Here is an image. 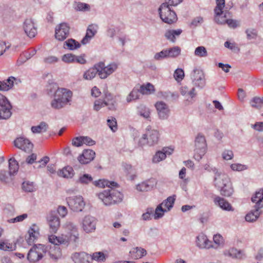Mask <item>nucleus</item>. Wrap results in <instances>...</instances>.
I'll return each mask as SVG.
<instances>
[{
    "mask_svg": "<svg viewBox=\"0 0 263 263\" xmlns=\"http://www.w3.org/2000/svg\"><path fill=\"white\" fill-rule=\"evenodd\" d=\"M90 256L91 259L98 261H103L105 260V255L101 252L94 253L92 255H90Z\"/></svg>",
    "mask_w": 263,
    "mask_h": 263,
    "instance_id": "54",
    "label": "nucleus"
},
{
    "mask_svg": "<svg viewBox=\"0 0 263 263\" xmlns=\"http://www.w3.org/2000/svg\"><path fill=\"white\" fill-rule=\"evenodd\" d=\"M214 183L215 186L220 190L221 195L230 197L233 193L230 178L226 174L216 171L215 174Z\"/></svg>",
    "mask_w": 263,
    "mask_h": 263,
    "instance_id": "3",
    "label": "nucleus"
},
{
    "mask_svg": "<svg viewBox=\"0 0 263 263\" xmlns=\"http://www.w3.org/2000/svg\"><path fill=\"white\" fill-rule=\"evenodd\" d=\"M158 116L162 120L167 119L169 117L170 110L168 105L163 101L157 102L155 104Z\"/></svg>",
    "mask_w": 263,
    "mask_h": 263,
    "instance_id": "17",
    "label": "nucleus"
},
{
    "mask_svg": "<svg viewBox=\"0 0 263 263\" xmlns=\"http://www.w3.org/2000/svg\"><path fill=\"white\" fill-rule=\"evenodd\" d=\"M47 128L48 125L45 122H42L37 126H32L31 131L33 133H40L46 132Z\"/></svg>",
    "mask_w": 263,
    "mask_h": 263,
    "instance_id": "41",
    "label": "nucleus"
},
{
    "mask_svg": "<svg viewBox=\"0 0 263 263\" xmlns=\"http://www.w3.org/2000/svg\"><path fill=\"white\" fill-rule=\"evenodd\" d=\"M9 173L11 175H13L17 172L18 164L14 158H11L9 160Z\"/></svg>",
    "mask_w": 263,
    "mask_h": 263,
    "instance_id": "40",
    "label": "nucleus"
},
{
    "mask_svg": "<svg viewBox=\"0 0 263 263\" xmlns=\"http://www.w3.org/2000/svg\"><path fill=\"white\" fill-rule=\"evenodd\" d=\"M196 243L200 249H209L214 247L212 242L209 240L207 236L204 234H200L196 237Z\"/></svg>",
    "mask_w": 263,
    "mask_h": 263,
    "instance_id": "20",
    "label": "nucleus"
},
{
    "mask_svg": "<svg viewBox=\"0 0 263 263\" xmlns=\"http://www.w3.org/2000/svg\"><path fill=\"white\" fill-rule=\"evenodd\" d=\"M105 100L102 101L100 99L96 100L94 103L93 108L95 110L98 111L101 108L105 106Z\"/></svg>",
    "mask_w": 263,
    "mask_h": 263,
    "instance_id": "61",
    "label": "nucleus"
},
{
    "mask_svg": "<svg viewBox=\"0 0 263 263\" xmlns=\"http://www.w3.org/2000/svg\"><path fill=\"white\" fill-rule=\"evenodd\" d=\"M229 255L232 258L241 259L245 256L243 251L238 250L235 248H231L229 250Z\"/></svg>",
    "mask_w": 263,
    "mask_h": 263,
    "instance_id": "39",
    "label": "nucleus"
},
{
    "mask_svg": "<svg viewBox=\"0 0 263 263\" xmlns=\"http://www.w3.org/2000/svg\"><path fill=\"white\" fill-rule=\"evenodd\" d=\"M81 44L75 40L70 39L64 43L63 47L70 50H73L80 48Z\"/></svg>",
    "mask_w": 263,
    "mask_h": 263,
    "instance_id": "34",
    "label": "nucleus"
},
{
    "mask_svg": "<svg viewBox=\"0 0 263 263\" xmlns=\"http://www.w3.org/2000/svg\"><path fill=\"white\" fill-rule=\"evenodd\" d=\"M174 77L175 80L178 82L181 81L184 77L183 70L182 69L180 68L177 69L175 71Z\"/></svg>",
    "mask_w": 263,
    "mask_h": 263,
    "instance_id": "58",
    "label": "nucleus"
},
{
    "mask_svg": "<svg viewBox=\"0 0 263 263\" xmlns=\"http://www.w3.org/2000/svg\"><path fill=\"white\" fill-rule=\"evenodd\" d=\"M60 88L57 83H51L47 85L46 90L48 95L53 97V95H55L58 89Z\"/></svg>",
    "mask_w": 263,
    "mask_h": 263,
    "instance_id": "44",
    "label": "nucleus"
},
{
    "mask_svg": "<svg viewBox=\"0 0 263 263\" xmlns=\"http://www.w3.org/2000/svg\"><path fill=\"white\" fill-rule=\"evenodd\" d=\"M166 49H163L160 52H158L155 53L154 57V59L156 61H161L164 59H167V54Z\"/></svg>",
    "mask_w": 263,
    "mask_h": 263,
    "instance_id": "49",
    "label": "nucleus"
},
{
    "mask_svg": "<svg viewBox=\"0 0 263 263\" xmlns=\"http://www.w3.org/2000/svg\"><path fill=\"white\" fill-rule=\"evenodd\" d=\"M48 240L50 243L55 245H67L70 241L65 234H62L58 237L54 235H50L48 237Z\"/></svg>",
    "mask_w": 263,
    "mask_h": 263,
    "instance_id": "26",
    "label": "nucleus"
},
{
    "mask_svg": "<svg viewBox=\"0 0 263 263\" xmlns=\"http://www.w3.org/2000/svg\"><path fill=\"white\" fill-rule=\"evenodd\" d=\"M69 208L73 211L80 212L84 209L85 203L82 196H73L67 198Z\"/></svg>",
    "mask_w": 263,
    "mask_h": 263,
    "instance_id": "11",
    "label": "nucleus"
},
{
    "mask_svg": "<svg viewBox=\"0 0 263 263\" xmlns=\"http://www.w3.org/2000/svg\"><path fill=\"white\" fill-rule=\"evenodd\" d=\"M44 252V246L39 244L31 248L28 253L27 258L30 262H36L40 260L43 256Z\"/></svg>",
    "mask_w": 263,
    "mask_h": 263,
    "instance_id": "12",
    "label": "nucleus"
},
{
    "mask_svg": "<svg viewBox=\"0 0 263 263\" xmlns=\"http://www.w3.org/2000/svg\"><path fill=\"white\" fill-rule=\"evenodd\" d=\"M28 217V215L27 214H23L20 216H18L14 218H11L8 220V222L9 223H15V222H20L23 221L24 219L27 218Z\"/></svg>",
    "mask_w": 263,
    "mask_h": 263,
    "instance_id": "59",
    "label": "nucleus"
},
{
    "mask_svg": "<svg viewBox=\"0 0 263 263\" xmlns=\"http://www.w3.org/2000/svg\"><path fill=\"white\" fill-rule=\"evenodd\" d=\"M39 235V232L35 226H33L29 230L28 236H26V241L29 245L33 244Z\"/></svg>",
    "mask_w": 263,
    "mask_h": 263,
    "instance_id": "29",
    "label": "nucleus"
},
{
    "mask_svg": "<svg viewBox=\"0 0 263 263\" xmlns=\"http://www.w3.org/2000/svg\"><path fill=\"white\" fill-rule=\"evenodd\" d=\"M231 168L234 171H242L248 169V166L240 163H233L230 166Z\"/></svg>",
    "mask_w": 263,
    "mask_h": 263,
    "instance_id": "55",
    "label": "nucleus"
},
{
    "mask_svg": "<svg viewBox=\"0 0 263 263\" xmlns=\"http://www.w3.org/2000/svg\"><path fill=\"white\" fill-rule=\"evenodd\" d=\"M139 91L143 95H150L154 93L155 89L153 85L147 83L146 85L141 86Z\"/></svg>",
    "mask_w": 263,
    "mask_h": 263,
    "instance_id": "36",
    "label": "nucleus"
},
{
    "mask_svg": "<svg viewBox=\"0 0 263 263\" xmlns=\"http://www.w3.org/2000/svg\"><path fill=\"white\" fill-rule=\"evenodd\" d=\"M23 29L25 34L30 38L34 37L37 34V28L31 18L25 20L23 24Z\"/></svg>",
    "mask_w": 263,
    "mask_h": 263,
    "instance_id": "14",
    "label": "nucleus"
},
{
    "mask_svg": "<svg viewBox=\"0 0 263 263\" xmlns=\"http://www.w3.org/2000/svg\"><path fill=\"white\" fill-rule=\"evenodd\" d=\"M58 175L65 178H71L74 174V171L72 167L67 166L58 172Z\"/></svg>",
    "mask_w": 263,
    "mask_h": 263,
    "instance_id": "31",
    "label": "nucleus"
},
{
    "mask_svg": "<svg viewBox=\"0 0 263 263\" xmlns=\"http://www.w3.org/2000/svg\"><path fill=\"white\" fill-rule=\"evenodd\" d=\"M159 139V134L158 131L152 129L150 127H147L145 133L143 135L142 137L139 141V144L143 146L147 144L149 146H152L158 143Z\"/></svg>",
    "mask_w": 263,
    "mask_h": 263,
    "instance_id": "7",
    "label": "nucleus"
},
{
    "mask_svg": "<svg viewBox=\"0 0 263 263\" xmlns=\"http://www.w3.org/2000/svg\"><path fill=\"white\" fill-rule=\"evenodd\" d=\"M72 95V92L68 89L61 88L58 89L51 101V107L55 109L63 108L71 101Z\"/></svg>",
    "mask_w": 263,
    "mask_h": 263,
    "instance_id": "4",
    "label": "nucleus"
},
{
    "mask_svg": "<svg viewBox=\"0 0 263 263\" xmlns=\"http://www.w3.org/2000/svg\"><path fill=\"white\" fill-rule=\"evenodd\" d=\"M49 254L51 258L54 260H57L61 256L60 249L59 247H54L53 248L50 249L49 252Z\"/></svg>",
    "mask_w": 263,
    "mask_h": 263,
    "instance_id": "45",
    "label": "nucleus"
},
{
    "mask_svg": "<svg viewBox=\"0 0 263 263\" xmlns=\"http://www.w3.org/2000/svg\"><path fill=\"white\" fill-rule=\"evenodd\" d=\"M65 229L68 234H65L70 241L76 242L79 238L77 228L71 222H67L65 224Z\"/></svg>",
    "mask_w": 263,
    "mask_h": 263,
    "instance_id": "18",
    "label": "nucleus"
},
{
    "mask_svg": "<svg viewBox=\"0 0 263 263\" xmlns=\"http://www.w3.org/2000/svg\"><path fill=\"white\" fill-rule=\"evenodd\" d=\"M15 80L14 77H10L6 82L0 81V90H8L13 85V81Z\"/></svg>",
    "mask_w": 263,
    "mask_h": 263,
    "instance_id": "37",
    "label": "nucleus"
},
{
    "mask_svg": "<svg viewBox=\"0 0 263 263\" xmlns=\"http://www.w3.org/2000/svg\"><path fill=\"white\" fill-rule=\"evenodd\" d=\"M175 200V199L174 197L170 196L160 204L162 205V208L164 206L166 208V211H169L173 206Z\"/></svg>",
    "mask_w": 263,
    "mask_h": 263,
    "instance_id": "47",
    "label": "nucleus"
},
{
    "mask_svg": "<svg viewBox=\"0 0 263 263\" xmlns=\"http://www.w3.org/2000/svg\"><path fill=\"white\" fill-rule=\"evenodd\" d=\"M251 200L253 202L255 203L254 206L255 209L246 215L245 219L248 222L256 221L260 215L259 210L263 208V189L256 192L252 197Z\"/></svg>",
    "mask_w": 263,
    "mask_h": 263,
    "instance_id": "5",
    "label": "nucleus"
},
{
    "mask_svg": "<svg viewBox=\"0 0 263 263\" xmlns=\"http://www.w3.org/2000/svg\"><path fill=\"white\" fill-rule=\"evenodd\" d=\"M140 91L136 89H133L126 98L128 102L135 100L139 98Z\"/></svg>",
    "mask_w": 263,
    "mask_h": 263,
    "instance_id": "53",
    "label": "nucleus"
},
{
    "mask_svg": "<svg viewBox=\"0 0 263 263\" xmlns=\"http://www.w3.org/2000/svg\"><path fill=\"white\" fill-rule=\"evenodd\" d=\"M252 107L258 109L263 106V97L262 98L255 97L250 102Z\"/></svg>",
    "mask_w": 263,
    "mask_h": 263,
    "instance_id": "48",
    "label": "nucleus"
},
{
    "mask_svg": "<svg viewBox=\"0 0 263 263\" xmlns=\"http://www.w3.org/2000/svg\"><path fill=\"white\" fill-rule=\"evenodd\" d=\"M98 27L96 25H89L86 30L85 36L82 39L81 42L83 44H85L90 40V39L95 36L97 32Z\"/></svg>",
    "mask_w": 263,
    "mask_h": 263,
    "instance_id": "28",
    "label": "nucleus"
},
{
    "mask_svg": "<svg viewBox=\"0 0 263 263\" xmlns=\"http://www.w3.org/2000/svg\"><path fill=\"white\" fill-rule=\"evenodd\" d=\"M213 202L216 206H219L222 210L228 212L234 211L233 207L226 199L219 196H215L213 197Z\"/></svg>",
    "mask_w": 263,
    "mask_h": 263,
    "instance_id": "19",
    "label": "nucleus"
},
{
    "mask_svg": "<svg viewBox=\"0 0 263 263\" xmlns=\"http://www.w3.org/2000/svg\"><path fill=\"white\" fill-rule=\"evenodd\" d=\"M62 60L66 63H74V54L72 53L65 54L62 56Z\"/></svg>",
    "mask_w": 263,
    "mask_h": 263,
    "instance_id": "56",
    "label": "nucleus"
},
{
    "mask_svg": "<svg viewBox=\"0 0 263 263\" xmlns=\"http://www.w3.org/2000/svg\"><path fill=\"white\" fill-rule=\"evenodd\" d=\"M191 78L194 85L203 88L205 85V75L203 71L198 68H195L191 73Z\"/></svg>",
    "mask_w": 263,
    "mask_h": 263,
    "instance_id": "10",
    "label": "nucleus"
},
{
    "mask_svg": "<svg viewBox=\"0 0 263 263\" xmlns=\"http://www.w3.org/2000/svg\"><path fill=\"white\" fill-rule=\"evenodd\" d=\"M90 255L84 252H76L71 256V258L75 263H88Z\"/></svg>",
    "mask_w": 263,
    "mask_h": 263,
    "instance_id": "25",
    "label": "nucleus"
},
{
    "mask_svg": "<svg viewBox=\"0 0 263 263\" xmlns=\"http://www.w3.org/2000/svg\"><path fill=\"white\" fill-rule=\"evenodd\" d=\"M94 184L100 187L108 186L110 189L104 190L98 194L99 198L106 205H109L121 202L123 199V195L119 191L112 189L111 187L117 186V184L115 182H110L106 180H99L95 181Z\"/></svg>",
    "mask_w": 263,
    "mask_h": 263,
    "instance_id": "1",
    "label": "nucleus"
},
{
    "mask_svg": "<svg viewBox=\"0 0 263 263\" xmlns=\"http://www.w3.org/2000/svg\"><path fill=\"white\" fill-rule=\"evenodd\" d=\"M146 254V251L141 248L136 247L130 251V256L132 258L137 259L142 258Z\"/></svg>",
    "mask_w": 263,
    "mask_h": 263,
    "instance_id": "30",
    "label": "nucleus"
},
{
    "mask_svg": "<svg viewBox=\"0 0 263 263\" xmlns=\"http://www.w3.org/2000/svg\"><path fill=\"white\" fill-rule=\"evenodd\" d=\"M105 105L108 106V108L111 110L116 109L117 103L116 97L108 93L105 94L104 98Z\"/></svg>",
    "mask_w": 263,
    "mask_h": 263,
    "instance_id": "27",
    "label": "nucleus"
},
{
    "mask_svg": "<svg viewBox=\"0 0 263 263\" xmlns=\"http://www.w3.org/2000/svg\"><path fill=\"white\" fill-rule=\"evenodd\" d=\"M95 152L91 149H85L78 157L79 161L82 164H87L93 160Z\"/></svg>",
    "mask_w": 263,
    "mask_h": 263,
    "instance_id": "23",
    "label": "nucleus"
},
{
    "mask_svg": "<svg viewBox=\"0 0 263 263\" xmlns=\"http://www.w3.org/2000/svg\"><path fill=\"white\" fill-rule=\"evenodd\" d=\"M96 67L98 69L99 77L102 79H104L117 69L118 64L117 63L112 62L105 66L103 62H100L96 64Z\"/></svg>",
    "mask_w": 263,
    "mask_h": 263,
    "instance_id": "9",
    "label": "nucleus"
},
{
    "mask_svg": "<svg viewBox=\"0 0 263 263\" xmlns=\"http://www.w3.org/2000/svg\"><path fill=\"white\" fill-rule=\"evenodd\" d=\"M57 212L61 217L64 218L67 215L68 211L65 206L59 205L57 209Z\"/></svg>",
    "mask_w": 263,
    "mask_h": 263,
    "instance_id": "63",
    "label": "nucleus"
},
{
    "mask_svg": "<svg viewBox=\"0 0 263 263\" xmlns=\"http://www.w3.org/2000/svg\"><path fill=\"white\" fill-rule=\"evenodd\" d=\"M15 246L9 243L8 240L0 241V249L4 251H11L15 250Z\"/></svg>",
    "mask_w": 263,
    "mask_h": 263,
    "instance_id": "43",
    "label": "nucleus"
},
{
    "mask_svg": "<svg viewBox=\"0 0 263 263\" xmlns=\"http://www.w3.org/2000/svg\"><path fill=\"white\" fill-rule=\"evenodd\" d=\"M22 189L26 192H33L36 189L34 183L29 181H24L22 183Z\"/></svg>",
    "mask_w": 263,
    "mask_h": 263,
    "instance_id": "42",
    "label": "nucleus"
},
{
    "mask_svg": "<svg viewBox=\"0 0 263 263\" xmlns=\"http://www.w3.org/2000/svg\"><path fill=\"white\" fill-rule=\"evenodd\" d=\"M194 158L199 161L205 155L206 151V143L205 137L198 134L195 141Z\"/></svg>",
    "mask_w": 263,
    "mask_h": 263,
    "instance_id": "8",
    "label": "nucleus"
},
{
    "mask_svg": "<svg viewBox=\"0 0 263 263\" xmlns=\"http://www.w3.org/2000/svg\"><path fill=\"white\" fill-rule=\"evenodd\" d=\"M108 125L109 128L113 131L115 132L117 129V122L115 118L107 120Z\"/></svg>",
    "mask_w": 263,
    "mask_h": 263,
    "instance_id": "64",
    "label": "nucleus"
},
{
    "mask_svg": "<svg viewBox=\"0 0 263 263\" xmlns=\"http://www.w3.org/2000/svg\"><path fill=\"white\" fill-rule=\"evenodd\" d=\"M69 33V27L66 23H61L55 28V37L59 41L64 40Z\"/></svg>",
    "mask_w": 263,
    "mask_h": 263,
    "instance_id": "16",
    "label": "nucleus"
},
{
    "mask_svg": "<svg viewBox=\"0 0 263 263\" xmlns=\"http://www.w3.org/2000/svg\"><path fill=\"white\" fill-rule=\"evenodd\" d=\"M194 87H189L187 86H182L180 88V92L182 95L191 98L195 97L196 95Z\"/></svg>",
    "mask_w": 263,
    "mask_h": 263,
    "instance_id": "35",
    "label": "nucleus"
},
{
    "mask_svg": "<svg viewBox=\"0 0 263 263\" xmlns=\"http://www.w3.org/2000/svg\"><path fill=\"white\" fill-rule=\"evenodd\" d=\"M168 58H174L178 57L181 53V49L178 46H175L172 48L166 49Z\"/></svg>",
    "mask_w": 263,
    "mask_h": 263,
    "instance_id": "38",
    "label": "nucleus"
},
{
    "mask_svg": "<svg viewBox=\"0 0 263 263\" xmlns=\"http://www.w3.org/2000/svg\"><path fill=\"white\" fill-rule=\"evenodd\" d=\"M194 54L199 58H205L208 56V52L204 46H198L195 49Z\"/></svg>",
    "mask_w": 263,
    "mask_h": 263,
    "instance_id": "46",
    "label": "nucleus"
},
{
    "mask_svg": "<svg viewBox=\"0 0 263 263\" xmlns=\"http://www.w3.org/2000/svg\"><path fill=\"white\" fill-rule=\"evenodd\" d=\"M213 241L217 246H214V248H217L218 246H222L224 242L223 237L219 234H216L214 235Z\"/></svg>",
    "mask_w": 263,
    "mask_h": 263,
    "instance_id": "57",
    "label": "nucleus"
},
{
    "mask_svg": "<svg viewBox=\"0 0 263 263\" xmlns=\"http://www.w3.org/2000/svg\"><path fill=\"white\" fill-rule=\"evenodd\" d=\"M47 221L51 233H56L60 227V220L55 211H51L47 216Z\"/></svg>",
    "mask_w": 263,
    "mask_h": 263,
    "instance_id": "13",
    "label": "nucleus"
},
{
    "mask_svg": "<svg viewBox=\"0 0 263 263\" xmlns=\"http://www.w3.org/2000/svg\"><path fill=\"white\" fill-rule=\"evenodd\" d=\"M157 184L156 180L152 178L137 185V190L141 192H147L153 189Z\"/></svg>",
    "mask_w": 263,
    "mask_h": 263,
    "instance_id": "24",
    "label": "nucleus"
},
{
    "mask_svg": "<svg viewBox=\"0 0 263 263\" xmlns=\"http://www.w3.org/2000/svg\"><path fill=\"white\" fill-rule=\"evenodd\" d=\"M96 223L97 220L95 217L86 216L82 220V227L86 233H91L96 230Z\"/></svg>",
    "mask_w": 263,
    "mask_h": 263,
    "instance_id": "15",
    "label": "nucleus"
},
{
    "mask_svg": "<svg viewBox=\"0 0 263 263\" xmlns=\"http://www.w3.org/2000/svg\"><path fill=\"white\" fill-rule=\"evenodd\" d=\"M182 30L180 29L177 30H168L165 33V37L172 42H175L176 37L179 36L182 33Z\"/></svg>",
    "mask_w": 263,
    "mask_h": 263,
    "instance_id": "32",
    "label": "nucleus"
},
{
    "mask_svg": "<svg viewBox=\"0 0 263 263\" xmlns=\"http://www.w3.org/2000/svg\"><path fill=\"white\" fill-rule=\"evenodd\" d=\"M89 9L90 6L88 4L81 2L78 3L76 6V9L78 11H86Z\"/></svg>",
    "mask_w": 263,
    "mask_h": 263,
    "instance_id": "60",
    "label": "nucleus"
},
{
    "mask_svg": "<svg viewBox=\"0 0 263 263\" xmlns=\"http://www.w3.org/2000/svg\"><path fill=\"white\" fill-rule=\"evenodd\" d=\"M174 149L171 147H164L161 151H159L156 153L153 158V161L155 163H158L165 159L167 155H171Z\"/></svg>",
    "mask_w": 263,
    "mask_h": 263,
    "instance_id": "22",
    "label": "nucleus"
},
{
    "mask_svg": "<svg viewBox=\"0 0 263 263\" xmlns=\"http://www.w3.org/2000/svg\"><path fill=\"white\" fill-rule=\"evenodd\" d=\"M225 6V0H216V6L214 9L215 21L219 24H227L230 28H236L239 26L238 21L229 18L230 13L223 10Z\"/></svg>",
    "mask_w": 263,
    "mask_h": 263,
    "instance_id": "2",
    "label": "nucleus"
},
{
    "mask_svg": "<svg viewBox=\"0 0 263 263\" xmlns=\"http://www.w3.org/2000/svg\"><path fill=\"white\" fill-rule=\"evenodd\" d=\"M159 12L162 21L166 24H172L177 20L175 12L171 9L167 3H164L160 6Z\"/></svg>",
    "mask_w": 263,
    "mask_h": 263,
    "instance_id": "6",
    "label": "nucleus"
},
{
    "mask_svg": "<svg viewBox=\"0 0 263 263\" xmlns=\"http://www.w3.org/2000/svg\"><path fill=\"white\" fill-rule=\"evenodd\" d=\"M166 211V210L164 209L162 207V205H160V204L158 205L155 210V214H154V218L155 219H159V218L162 217L163 216L164 212Z\"/></svg>",
    "mask_w": 263,
    "mask_h": 263,
    "instance_id": "50",
    "label": "nucleus"
},
{
    "mask_svg": "<svg viewBox=\"0 0 263 263\" xmlns=\"http://www.w3.org/2000/svg\"><path fill=\"white\" fill-rule=\"evenodd\" d=\"M97 67H96V64L91 68H89L86 70L83 74V78L86 80H91L93 79L97 74H99V71Z\"/></svg>",
    "mask_w": 263,
    "mask_h": 263,
    "instance_id": "33",
    "label": "nucleus"
},
{
    "mask_svg": "<svg viewBox=\"0 0 263 263\" xmlns=\"http://www.w3.org/2000/svg\"><path fill=\"white\" fill-rule=\"evenodd\" d=\"M14 142L16 147L25 152H29L33 147V144L28 139L24 137L17 138Z\"/></svg>",
    "mask_w": 263,
    "mask_h": 263,
    "instance_id": "21",
    "label": "nucleus"
},
{
    "mask_svg": "<svg viewBox=\"0 0 263 263\" xmlns=\"http://www.w3.org/2000/svg\"><path fill=\"white\" fill-rule=\"evenodd\" d=\"M138 112L141 116H142L145 118H148L149 117V109L145 106L141 105L140 107H139Z\"/></svg>",
    "mask_w": 263,
    "mask_h": 263,
    "instance_id": "51",
    "label": "nucleus"
},
{
    "mask_svg": "<svg viewBox=\"0 0 263 263\" xmlns=\"http://www.w3.org/2000/svg\"><path fill=\"white\" fill-rule=\"evenodd\" d=\"M233 156V153L231 150H225L222 154V158L226 160H231Z\"/></svg>",
    "mask_w": 263,
    "mask_h": 263,
    "instance_id": "62",
    "label": "nucleus"
},
{
    "mask_svg": "<svg viewBox=\"0 0 263 263\" xmlns=\"http://www.w3.org/2000/svg\"><path fill=\"white\" fill-rule=\"evenodd\" d=\"M92 180V178L90 175L88 174H84L79 177L77 182L82 184H87L91 182Z\"/></svg>",
    "mask_w": 263,
    "mask_h": 263,
    "instance_id": "52",
    "label": "nucleus"
}]
</instances>
